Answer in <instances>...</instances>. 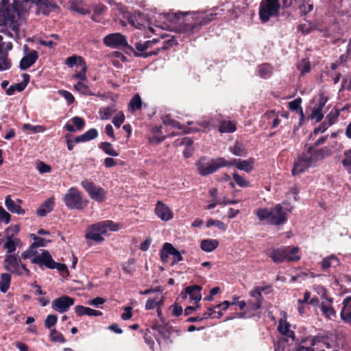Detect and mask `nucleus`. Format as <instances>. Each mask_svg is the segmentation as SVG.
<instances>
[{"label":"nucleus","instance_id":"nucleus-1","mask_svg":"<svg viewBox=\"0 0 351 351\" xmlns=\"http://www.w3.org/2000/svg\"><path fill=\"white\" fill-rule=\"evenodd\" d=\"M36 6V12L47 15L52 10L53 6L49 2L34 0H14L10 3V0H1L0 3V32L10 38L17 37L19 34L20 27L23 21V16L32 7Z\"/></svg>","mask_w":351,"mask_h":351},{"label":"nucleus","instance_id":"nucleus-2","mask_svg":"<svg viewBox=\"0 0 351 351\" xmlns=\"http://www.w3.org/2000/svg\"><path fill=\"white\" fill-rule=\"evenodd\" d=\"M187 16L182 22L179 27V31L184 34H191L199 30L202 25H206L211 21L215 19L216 13H200L193 12L191 14L188 12H179L175 13V18L180 19L181 17Z\"/></svg>","mask_w":351,"mask_h":351},{"label":"nucleus","instance_id":"nucleus-3","mask_svg":"<svg viewBox=\"0 0 351 351\" xmlns=\"http://www.w3.org/2000/svg\"><path fill=\"white\" fill-rule=\"evenodd\" d=\"M255 214L261 221L269 225L280 226L287 221V214L280 204L272 208H258Z\"/></svg>","mask_w":351,"mask_h":351},{"label":"nucleus","instance_id":"nucleus-4","mask_svg":"<svg viewBox=\"0 0 351 351\" xmlns=\"http://www.w3.org/2000/svg\"><path fill=\"white\" fill-rule=\"evenodd\" d=\"M118 230V225L112 221H102L89 226L86 230L85 237L86 239L101 243L104 240L103 236L108 231L115 232Z\"/></svg>","mask_w":351,"mask_h":351},{"label":"nucleus","instance_id":"nucleus-5","mask_svg":"<svg viewBox=\"0 0 351 351\" xmlns=\"http://www.w3.org/2000/svg\"><path fill=\"white\" fill-rule=\"evenodd\" d=\"M299 248L290 246H282L271 248L266 251V254L271 258L274 263L278 264L283 262H294L300 259L298 255Z\"/></svg>","mask_w":351,"mask_h":351},{"label":"nucleus","instance_id":"nucleus-6","mask_svg":"<svg viewBox=\"0 0 351 351\" xmlns=\"http://www.w3.org/2000/svg\"><path fill=\"white\" fill-rule=\"evenodd\" d=\"M227 160L223 158H218L208 160L205 156H202L195 163L197 172L202 176H206L217 171L221 167H227Z\"/></svg>","mask_w":351,"mask_h":351},{"label":"nucleus","instance_id":"nucleus-7","mask_svg":"<svg viewBox=\"0 0 351 351\" xmlns=\"http://www.w3.org/2000/svg\"><path fill=\"white\" fill-rule=\"evenodd\" d=\"M63 200L69 209L82 210L88 204V200L83 197L82 193L75 187H71L67 191Z\"/></svg>","mask_w":351,"mask_h":351},{"label":"nucleus","instance_id":"nucleus-8","mask_svg":"<svg viewBox=\"0 0 351 351\" xmlns=\"http://www.w3.org/2000/svg\"><path fill=\"white\" fill-rule=\"evenodd\" d=\"M280 8L279 0H262L259 6V18L262 23L277 16Z\"/></svg>","mask_w":351,"mask_h":351},{"label":"nucleus","instance_id":"nucleus-9","mask_svg":"<svg viewBox=\"0 0 351 351\" xmlns=\"http://www.w3.org/2000/svg\"><path fill=\"white\" fill-rule=\"evenodd\" d=\"M20 231V227L18 225L10 226L5 231V242L3 248L9 254L16 251V247L21 245V241L18 238V234Z\"/></svg>","mask_w":351,"mask_h":351},{"label":"nucleus","instance_id":"nucleus-10","mask_svg":"<svg viewBox=\"0 0 351 351\" xmlns=\"http://www.w3.org/2000/svg\"><path fill=\"white\" fill-rule=\"evenodd\" d=\"M81 185L92 199L97 202H102L106 199V193L103 188L96 186L88 180L82 181Z\"/></svg>","mask_w":351,"mask_h":351},{"label":"nucleus","instance_id":"nucleus-11","mask_svg":"<svg viewBox=\"0 0 351 351\" xmlns=\"http://www.w3.org/2000/svg\"><path fill=\"white\" fill-rule=\"evenodd\" d=\"M4 264L5 269L10 272L21 274L20 269L21 267L27 274L29 273V269L21 263V260L16 255L5 256Z\"/></svg>","mask_w":351,"mask_h":351},{"label":"nucleus","instance_id":"nucleus-12","mask_svg":"<svg viewBox=\"0 0 351 351\" xmlns=\"http://www.w3.org/2000/svg\"><path fill=\"white\" fill-rule=\"evenodd\" d=\"M104 44L111 48L126 47L128 46L126 38L120 33H113L106 36Z\"/></svg>","mask_w":351,"mask_h":351},{"label":"nucleus","instance_id":"nucleus-13","mask_svg":"<svg viewBox=\"0 0 351 351\" xmlns=\"http://www.w3.org/2000/svg\"><path fill=\"white\" fill-rule=\"evenodd\" d=\"M311 150V148L308 147L307 152L300 156L298 158V160L294 163L292 169V174L293 176H296L303 173L312 165V163L311 162V159L309 158V154Z\"/></svg>","mask_w":351,"mask_h":351},{"label":"nucleus","instance_id":"nucleus-14","mask_svg":"<svg viewBox=\"0 0 351 351\" xmlns=\"http://www.w3.org/2000/svg\"><path fill=\"white\" fill-rule=\"evenodd\" d=\"M160 260L162 263H167L169 256L174 258L173 263H178L182 261V256L180 252L169 243H165L160 252Z\"/></svg>","mask_w":351,"mask_h":351},{"label":"nucleus","instance_id":"nucleus-15","mask_svg":"<svg viewBox=\"0 0 351 351\" xmlns=\"http://www.w3.org/2000/svg\"><path fill=\"white\" fill-rule=\"evenodd\" d=\"M74 299L67 295H63L62 297L55 299L52 302V308L60 313H64L69 311L70 307L74 304Z\"/></svg>","mask_w":351,"mask_h":351},{"label":"nucleus","instance_id":"nucleus-16","mask_svg":"<svg viewBox=\"0 0 351 351\" xmlns=\"http://www.w3.org/2000/svg\"><path fill=\"white\" fill-rule=\"evenodd\" d=\"M31 262L38 265L40 267L45 266L49 269H54L56 265L49 252L45 250H42L40 254L34 256L31 259Z\"/></svg>","mask_w":351,"mask_h":351},{"label":"nucleus","instance_id":"nucleus-17","mask_svg":"<svg viewBox=\"0 0 351 351\" xmlns=\"http://www.w3.org/2000/svg\"><path fill=\"white\" fill-rule=\"evenodd\" d=\"M156 215L163 221H168L173 219V213L171 208L161 201H158L154 208Z\"/></svg>","mask_w":351,"mask_h":351},{"label":"nucleus","instance_id":"nucleus-18","mask_svg":"<svg viewBox=\"0 0 351 351\" xmlns=\"http://www.w3.org/2000/svg\"><path fill=\"white\" fill-rule=\"evenodd\" d=\"M227 167L234 165L238 169L243 171L246 173H250L254 169V159L250 158L247 160H236L232 158L230 160H227Z\"/></svg>","mask_w":351,"mask_h":351},{"label":"nucleus","instance_id":"nucleus-19","mask_svg":"<svg viewBox=\"0 0 351 351\" xmlns=\"http://www.w3.org/2000/svg\"><path fill=\"white\" fill-rule=\"evenodd\" d=\"M328 101V98L322 94L319 95L317 103L314 106L310 118L319 122L324 117L323 109Z\"/></svg>","mask_w":351,"mask_h":351},{"label":"nucleus","instance_id":"nucleus-20","mask_svg":"<svg viewBox=\"0 0 351 351\" xmlns=\"http://www.w3.org/2000/svg\"><path fill=\"white\" fill-rule=\"evenodd\" d=\"M27 45L24 47V51L26 53L25 56L20 61V69L25 71L32 66L38 58V52L36 50L27 51Z\"/></svg>","mask_w":351,"mask_h":351},{"label":"nucleus","instance_id":"nucleus-21","mask_svg":"<svg viewBox=\"0 0 351 351\" xmlns=\"http://www.w3.org/2000/svg\"><path fill=\"white\" fill-rule=\"evenodd\" d=\"M281 314L283 315V317H282L279 319V323H278V331L280 333H281L282 335L294 339V338H295L294 332L290 329L291 325L287 321L286 313L282 312Z\"/></svg>","mask_w":351,"mask_h":351},{"label":"nucleus","instance_id":"nucleus-22","mask_svg":"<svg viewBox=\"0 0 351 351\" xmlns=\"http://www.w3.org/2000/svg\"><path fill=\"white\" fill-rule=\"evenodd\" d=\"M343 307L340 313L341 319L351 325V296L346 297L343 301Z\"/></svg>","mask_w":351,"mask_h":351},{"label":"nucleus","instance_id":"nucleus-23","mask_svg":"<svg viewBox=\"0 0 351 351\" xmlns=\"http://www.w3.org/2000/svg\"><path fill=\"white\" fill-rule=\"evenodd\" d=\"M129 23L137 29H141L147 24L145 16L140 12H134L128 17Z\"/></svg>","mask_w":351,"mask_h":351},{"label":"nucleus","instance_id":"nucleus-24","mask_svg":"<svg viewBox=\"0 0 351 351\" xmlns=\"http://www.w3.org/2000/svg\"><path fill=\"white\" fill-rule=\"evenodd\" d=\"M75 311L78 316L88 315L98 317L102 315L100 311L95 310L88 307L77 305L75 307Z\"/></svg>","mask_w":351,"mask_h":351},{"label":"nucleus","instance_id":"nucleus-25","mask_svg":"<svg viewBox=\"0 0 351 351\" xmlns=\"http://www.w3.org/2000/svg\"><path fill=\"white\" fill-rule=\"evenodd\" d=\"M339 265V261L338 258L333 254L324 258L320 263L321 267L324 271H326L330 267H336Z\"/></svg>","mask_w":351,"mask_h":351},{"label":"nucleus","instance_id":"nucleus-26","mask_svg":"<svg viewBox=\"0 0 351 351\" xmlns=\"http://www.w3.org/2000/svg\"><path fill=\"white\" fill-rule=\"evenodd\" d=\"M5 204L7 209L12 213L18 215H23L25 213V210L19 204H16L9 195L5 197Z\"/></svg>","mask_w":351,"mask_h":351},{"label":"nucleus","instance_id":"nucleus-27","mask_svg":"<svg viewBox=\"0 0 351 351\" xmlns=\"http://www.w3.org/2000/svg\"><path fill=\"white\" fill-rule=\"evenodd\" d=\"M54 205L53 198L47 199L37 210V214L40 217H44L51 212Z\"/></svg>","mask_w":351,"mask_h":351},{"label":"nucleus","instance_id":"nucleus-28","mask_svg":"<svg viewBox=\"0 0 351 351\" xmlns=\"http://www.w3.org/2000/svg\"><path fill=\"white\" fill-rule=\"evenodd\" d=\"M163 123L167 125L172 126L173 128H177L180 130H183L185 132H197L199 131L200 129H198L197 128H183L180 123H178L177 121L171 119L169 117H166L163 119L162 121Z\"/></svg>","mask_w":351,"mask_h":351},{"label":"nucleus","instance_id":"nucleus-29","mask_svg":"<svg viewBox=\"0 0 351 351\" xmlns=\"http://www.w3.org/2000/svg\"><path fill=\"white\" fill-rule=\"evenodd\" d=\"M201 289V287L198 285L189 286L186 287V293L189 295L191 300H194L195 302H198L202 298L200 293Z\"/></svg>","mask_w":351,"mask_h":351},{"label":"nucleus","instance_id":"nucleus-30","mask_svg":"<svg viewBox=\"0 0 351 351\" xmlns=\"http://www.w3.org/2000/svg\"><path fill=\"white\" fill-rule=\"evenodd\" d=\"M164 304L163 297L160 295H156L154 298H149L145 304L147 310L154 309L155 307H161Z\"/></svg>","mask_w":351,"mask_h":351},{"label":"nucleus","instance_id":"nucleus-31","mask_svg":"<svg viewBox=\"0 0 351 351\" xmlns=\"http://www.w3.org/2000/svg\"><path fill=\"white\" fill-rule=\"evenodd\" d=\"M79 65L81 66L80 71L74 74L72 77L73 79L80 80V82H85L87 80V77L86 74L87 71V66L83 58H80Z\"/></svg>","mask_w":351,"mask_h":351},{"label":"nucleus","instance_id":"nucleus-32","mask_svg":"<svg viewBox=\"0 0 351 351\" xmlns=\"http://www.w3.org/2000/svg\"><path fill=\"white\" fill-rule=\"evenodd\" d=\"M219 245L218 241L215 239H204L201 242V248L203 251L210 252Z\"/></svg>","mask_w":351,"mask_h":351},{"label":"nucleus","instance_id":"nucleus-33","mask_svg":"<svg viewBox=\"0 0 351 351\" xmlns=\"http://www.w3.org/2000/svg\"><path fill=\"white\" fill-rule=\"evenodd\" d=\"M328 301L330 302L329 304L322 303L320 308L322 312L327 318L332 319L336 317V312L333 307L330 305V304L332 302V299L328 300Z\"/></svg>","mask_w":351,"mask_h":351},{"label":"nucleus","instance_id":"nucleus-34","mask_svg":"<svg viewBox=\"0 0 351 351\" xmlns=\"http://www.w3.org/2000/svg\"><path fill=\"white\" fill-rule=\"evenodd\" d=\"M258 72L262 78H267L273 73V66L269 64H261L258 66Z\"/></svg>","mask_w":351,"mask_h":351},{"label":"nucleus","instance_id":"nucleus-35","mask_svg":"<svg viewBox=\"0 0 351 351\" xmlns=\"http://www.w3.org/2000/svg\"><path fill=\"white\" fill-rule=\"evenodd\" d=\"M301 103L302 99L300 97L296 98L289 103V108L292 111H298L300 115V120L302 121L304 119V114L301 107Z\"/></svg>","mask_w":351,"mask_h":351},{"label":"nucleus","instance_id":"nucleus-36","mask_svg":"<svg viewBox=\"0 0 351 351\" xmlns=\"http://www.w3.org/2000/svg\"><path fill=\"white\" fill-rule=\"evenodd\" d=\"M230 151L237 156H245L247 154L246 149L240 142H236L233 147H230Z\"/></svg>","mask_w":351,"mask_h":351},{"label":"nucleus","instance_id":"nucleus-37","mask_svg":"<svg viewBox=\"0 0 351 351\" xmlns=\"http://www.w3.org/2000/svg\"><path fill=\"white\" fill-rule=\"evenodd\" d=\"M11 276L9 274L4 273L1 275L0 291L6 293L10 288Z\"/></svg>","mask_w":351,"mask_h":351},{"label":"nucleus","instance_id":"nucleus-38","mask_svg":"<svg viewBox=\"0 0 351 351\" xmlns=\"http://www.w3.org/2000/svg\"><path fill=\"white\" fill-rule=\"evenodd\" d=\"M142 107V100L138 94H136L129 103V108L131 112L140 110Z\"/></svg>","mask_w":351,"mask_h":351},{"label":"nucleus","instance_id":"nucleus-39","mask_svg":"<svg viewBox=\"0 0 351 351\" xmlns=\"http://www.w3.org/2000/svg\"><path fill=\"white\" fill-rule=\"evenodd\" d=\"M99 148L106 154L112 156H118L119 152L116 151L112 145L108 142H103L99 145Z\"/></svg>","mask_w":351,"mask_h":351},{"label":"nucleus","instance_id":"nucleus-40","mask_svg":"<svg viewBox=\"0 0 351 351\" xmlns=\"http://www.w3.org/2000/svg\"><path fill=\"white\" fill-rule=\"evenodd\" d=\"M236 130V126L234 123L230 121H223L219 128V131L221 133H230Z\"/></svg>","mask_w":351,"mask_h":351},{"label":"nucleus","instance_id":"nucleus-41","mask_svg":"<svg viewBox=\"0 0 351 351\" xmlns=\"http://www.w3.org/2000/svg\"><path fill=\"white\" fill-rule=\"evenodd\" d=\"M157 42L158 40L156 39H153L152 40H147L144 43L138 42L135 44V48L138 51L143 53L147 49L152 47V45L156 43Z\"/></svg>","mask_w":351,"mask_h":351},{"label":"nucleus","instance_id":"nucleus-42","mask_svg":"<svg viewBox=\"0 0 351 351\" xmlns=\"http://www.w3.org/2000/svg\"><path fill=\"white\" fill-rule=\"evenodd\" d=\"M310 147L311 148V150L310 151L309 158L311 159V162L313 165L316 161L322 159L324 157V151L322 149L314 151L311 147Z\"/></svg>","mask_w":351,"mask_h":351},{"label":"nucleus","instance_id":"nucleus-43","mask_svg":"<svg viewBox=\"0 0 351 351\" xmlns=\"http://www.w3.org/2000/svg\"><path fill=\"white\" fill-rule=\"evenodd\" d=\"M75 90L84 95H92L89 87L84 82H78L74 85Z\"/></svg>","mask_w":351,"mask_h":351},{"label":"nucleus","instance_id":"nucleus-44","mask_svg":"<svg viewBox=\"0 0 351 351\" xmlns=\"http://www.w3.org/2000/svg\"><path fill=\"white\" fill-rule=\"evenodd\" d=\"M116 112L114 106H108L99 111L100 118L103 120L110 119V117Z\"/></svg>","mask_w":351,"mask_h":351},{"label":"nucleus","instance_id":"nucleus-45","mask_svg":"<svg viewBox=\"0 0 351 351\" xmlns=\"http://www.w3.org/2000/svg\"><path fill=\"white\" fill-rule=\"evenodd\" d=\"M339 114V109H332L326 117V122L328 123V125L330 126L334 124L337 121Z\"/></svg>","mask_w":351,"mask_h":351},{"label":"nucleus","instance_id":"nucleus-46","mask_svg":"<svg viewBox=\"0 0 351 351\" xmlns=\"http://www.w3.org/2000/svg\"><path fill=\"white\" fill-rule=\"evenodd\" d=\"M232 178L234 182L241 187L250 186V182L247 181L245 177L240 176L238 173L234 172L232 174Z\"/></svg>","mask_w":351,"mask_h":351},{"label":"nucleus","instance_id":"nucleus-47","mask_svg":"<svg viewBox=\"0 0 351 351\" xmlns=\"http://www.w3.org/2000/svg\"><path fill=\"white\" fill-rule=\"evenodd\" d=\"M23 130H29L32 133H40L45 131V128L43 125H32L29 123H25L22 127Z\"/></svg>","mask_w":351,"mask_h":351},{"label":"nucleus","instance_id":"nucleus-48","mask_svg":"<svg viewBox=\"0 0 351 351\" xmlns=\"http://www.w3.org/2000/svg\"><path fill=\"white\" fill-rule=\"evenodd\" d=\"M343 165L346 170L350 173H351V149L346 151L344 153V159L343 160Z\"/></svg>","mask_w":351,"mask_h":351},{"label":"nucleus","instance_id":"nucleus-49","mask_svg":"<svg viewBox=\"0 0 351 351\" xmlns=\"http://www.w3.org/2000/svg\"><path fill=\"white\" fill-rule=\"evenodd\" d=\"M265 291L263 287H256L250 292V295L254 298L256 301H262V292Z\"/></svg>","mask_w":351,"mask_h":351},{"label":"nucleus","instance_id":"nucleus-50","mask_svg":"<svg viewBox=\"0 0 351 351\" xmlns=\"http://www.w3.org/2000/svg\"><path fill=\"white\" fill-rule=\"evenodd\" d=\"M12 49L11 41H3L2 36L0 35V53L3 54Z\"/></svg>","mask_w":351,"mask_h":351},{"label":"nucleus","instance_id":"nucleus-51","mask_svg":"<svg viewBox=\"0 0 351 351\" xmlns=\"http://www.w3.org/2000/svg\"><path fill=\"white\" fill-rule=\"evenodd\" d=\"M50 338L52 341L64 343L65 339L63 335L56 329H52L50 333Z\"/></svg>","mask_w":351,"mask_h":351},{"label":"nucleus","instance_id":"nucleus-52","mask_svg":"<svg viewBox=\"0 0 351 351\" xmlns=\"http://www.w3.org/2000/svg\"><path fill=\"white\" fill-rule=\"evenodd\" d=\"M36 249L37 247L32 243L29 248L25 251L21 256L23 259H27V258H32L34 256H37L36 255V253H37V251H36Z\"/></svg>","mask_w":351,"mask_h":351},{"label":"nucleus","instance_id":"nucleus-53","mask_svg":"<svg viewBox=\"0 0 351 351\" xmlns=\"http://www.w3.org/2000/svg\"><path fill=\"white\" fill-rule=\"evenodd\" d=\"M212 226H215L218 229L222 230V231H225L226 230V225L224 224L223 222L219 221V220H217V219H209L206 222V226L208 228Z\"/></svg>","mask_w":351,"mask_h":351},{"label":"nucleus","instance_id":"nucleus-54","mask_svg":"<svg viewBox=\"0 0 351 351\" xmlns=\"http://www.w3.org/2000/svg\"><path fill=\"white\" fill-rule=\"evenodd\" d=\"M25 88L24 87V85L21 83H17L14 85L10 86L6 90V93L8 95H12L15 91L21 92L23 91Z\"/></svg>","mask_w":351,"mask_h":351},{"label":"nucleus","instance_id":"nucleus-55","mask_svg":"<svg viewBox=\"0 0 351 351\" xmlns=\"http://www.w3.org/2000/svg\"><path fill=\"white\" fill-rule=\"evenodd\" d=\"M216 308H215V306L213 308H208V310L205 313H203L202 318L208 319L210 317H217V318L221 317V316L223 315L222 313L218 312L217 316L215 315V314L217 313V312L215 311Z\"/></svg>","mask_w":351,"mask_h":351},{"label":"nucleus","instance_id":"nucleus-56","mask_svg":"<svg viewBox=\"0 0 351 351\" xmlns=\"http://www.w3.org/2000/svg\"><path fill=\"white\" fill-rule=\"evenodd\" d=\"M57 320L58 317L56 315H49L45 321V327L48 329L51 328L56 324Z\"/></svg>","mask_w":351,"mask_h":351},{"label":"nucleus","instance_id":"nucleus-57","mask_svg":"<svg viewBox=\"0 0 351 351\" xmlns=\"http://www.w3.org/2000/svg\"><path fill=\"white\" fill-rule=\"evenodd\" d=\"M197 124L204 130H209L215 125V122L213 119L207 118L197 122Z\"/></svg>","mask_w":351,"mask_h":351},{"label":"nucleus","instance_id":"nucleus-58","mask_svg":"<svg viewBox=\"0 0 351 351\" xmlns=\"http://www.w3.org/2000/svg\"><path fill=\"white\" fill-rule=\"evenodd\" d=\"M58 93L66 100L68 104H72L75 100L73 95L67 90H59Z\"/></svg>","mask_w":351,"mask_h":351},{"label":"nucleus","instance_id":"nucleus-59","mask_svg":"<svg viewBox=\"0 0 351 351\" xmlns=\"http://www.w3.org/2000/svg\"><path fill=\"white\" fill-rule=\"evenodd\" d=\"M2 55L3 56L0 57V71H5L10 68L11 63L6 55H4V53Z\"/></svg>","mask_w":351,"mask_h":351},{"label":"nucleus","instance_id":"nucleus-60","mask_svg":"<svg viewBox=\"0 0 351 351\" xmlns=\"http://www.w3.org/2000/svg\"><path fill=\"white\" fill-rule=\"evenodd\" d=\"M125 116L122 112H119L112 119V123L115 127L119 128L124 122Z\"/></svg>","mask_w":351,"mask_h":351},{"label":"nucleus","instance_id":"nucleus-61","mask_svg":"<svg viewBox=\"0 0 351 351\" xmlns=\"http://www.w3.org/2000/svg\"><path fill=\"white\" fill-rule=\"evenodd\" d=\"M80 58H82L81 56H72L69 58H67L65 60V64L69 67H73L75 65L78 64L79 65V59Z\"/></svg>","mask_w":351,"mask_h":351},{"label":"nucleus","instance_id":"nucleus-62","mask_svg":"<svg viewBox=\"0 0 351 351\" xmlns=\"http://www.w3.org/2000/svg\"><path fill=\"white\" fill-rule=\"evenodd\" d=\"M11 215L0 206V221H3L5 224H8L10 221Z\"/></svg>","mask_w":351,"mask_h":351},{"label":"nucleus","instance_id":"nucleus-63","mask_svg":"<svg viewBox=\"0 0 351 351\" xmlns=\"http://www.w3.org/2000/svg\"><path fill=\"white\" fill-rule=\"evenodd\" d=\"M36 168L40 173H49L51 170V167L43 162H38Z\"/></svg>","mask_w":351,"mask_h":351},{"label":"nucleus","instance_id":"nucleus-64","mask_svg":"<svg viewBox=\"0 0 351 351\" xmlns=\"http://www.w3.org/2000/svg\"><path fill=\"white\" fill-rule=\"evenodd\" d=\"M298 67L302 75L309 72L311 69L309 62L306 60H302Z\"/></svg>","mask_w":351,"mask_h":351}]
</instances>
